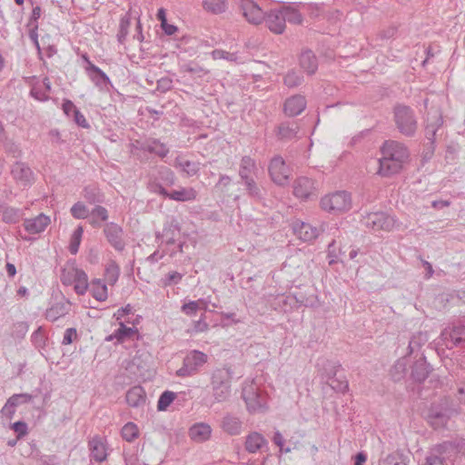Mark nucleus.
<instances>
[{
  "label": "nucleus",
  "mask_w": 465,
  "mask_h": 465,
  "mask_svg": "<svg viewBox=\"0 0 465 465\" xmlns=\"http://www.w3.org/2000/svg\"><path fill=\"white\" fill-rule=\"evenodd\" d=\"M91 459L103 462L108 456V445L105 438L95 435L88 442Z\"/></svg>",
  "instance_id": "18"
},
{
  "label": "nucleus",
  "mask_w": 465,
  "mask_h": 465,
  "mask_svg": "<svg viewBox=\"0 0 465 465\" xmlns=\"http://www.w3.org/2000/svg\"><path fill=\"white\" fill-rule=\"evenodd\" d=\"M341 365L334 361H330L324 358L318 359L316 368L322 379L336 391L345 392L349 384L345 380L336 379L335 376Z\"/></svg>",
  "instance_id": "4"
},
{
  "label": "nucleus",
  "mask_w": 465,
  "mask_h": 465,
  "mask_svg": "<svg viewBox=\"0 0 465 465\" xmlns=\"http://www.w3.org/2000/svg\"><path fill=\"white\" fill-rule=\"evenodd\" d=\"M83 232H84V231L81 226L77 227L74 231V232L71 236V241H70V245H69V251L72 254L77 253V252L79 250L80 243H81Z\"/></svg>",
  "instance_id": "52"
},
{
  "label": "nucleus",
  "mask_w": 465,
  "mask_h": 465,
  "mask_svg": "<svg viewBox=\"0 0 465 465\" xmlns=\"http://www.w3.org/2000/svg\"><path fill=\"white\" fill-rule=\"evenodd\" d=\"M259 169L256 161L251 156H242L239 163V176L245 185V189L251 197L261 199L262 191L255 179L258 178Z\"/></svg>",
  "instance_id": "3"
},
{
  "label": "nucleus",
  "mask_w": 465,
  "mask_h": 465,
  "mask_svg": "<svg viewBox=\"0 0 465 465\" xmlns=\"http://www.w3.org/2000/svg\"><path fill=\"white\" fill-rule=\"evenodd\" d=\"M221 428L230 436H238L243 430V422L240 417L227 413L222 419Z\"/></svg>",
  "instance_id": "24"
},
{
  "label": "nucleus",
  "mask_w": 465,
  "mask_h": 465,
  "mask_svg": "<svg viewBox=\"0 0 465 465\" xmlns=\"http://www.w3.org/2000/svg\"><path fill=\"white\" fill-rule=\"evenodd\" d=\"M231 376L229 369H217L212 374L211 387L214 402L227 401L231 395Z\"/></svg>",
  "instance_id": "5"
},
{
  "label": "nucleus",
  "mask_w": 465,
  "mask_h": 465,
  "mask_svg": "<svg viewBox=\"0 0 465 465\" xmlns=\"http://www.w3.org/2000/svg\"><path fill=\"white\" fill-rule=\"evenodd\" d=\"M150 192L176 202H192L197 197V192L193 187H180L171 192L167 191L161 183L151 181L147 184Z\"/></svg>",
  "instance_id": "6"
},
{
  "label": "nucleus",
  "mask_w": 465,
  "mask_h": 465,
  "mask_svg": "<svg viewBox=\"0 0 465 465\" xmlns=\"http://www.w3.org/2000/svg\"><path fill=\"white\" fill-rule=\"evenodd\" d=\"M208 360V356L203 351L193 350L183 359V366L177 370L179 377H189L194 375Z\"/></svg>",
  "instance_id": "13"
},
{
  "label": "nucleus",
  "mask_w": 465,
  "mask_h": 465,
  "mask_svg": "<svg viewBox=\"0 0 465 465\" xmlns=\"http://www.w3.org/2000/svg\"><path fill=\"white\" fill-rule=\"evenodd\" d=\"M173 166L185 173L188 177L197 174L200 171L199 162L190 161L183 155H178L175 158Z\"/></svg>",
  "instance_id": "33"
},
{
  "label": "nucleus",
  "mask_w": 465,
  "mask_h": 465,
  "mask_svg": "<svg viewBox=\"0 0 465 465\" xmlns=\"http://www.w3.org/2000/svg\"><path fill=\"white\" fill-rule=\"evenodd\" d=\"M200 303H203V301L201 299L198 301H190L189 302L184 303L181 310L184 314L193 316L200 309Z\"/></svg>",
  "instance_id": "54"
},
{
  "label": "nucleus",
  "mask_w": 465,
  "mask_h": 465,
  "mask_svg": "<svg viewBox=\"0 0 465 465\" xmlns=\"http://www.w3.org/2000/svg\"><path fill=\"white\" fill-rule=\"evenodd\" d=\"M61 282L64 285H74L75 292L79 295H84L89 286L85 272L74 266L66 267L62 271Z\"/></svg>",
  "instance_id": "9"
},
{
  "label": "nucleus",
  "mask_w": 465,
  "mask_h": 465,
  "mask_svg": "<svg viewBox=\"0 0 465 465\" xmlns=\"http://www.w3.org/2000/svg\"><path fill=\"white\" fill-rule=\"evenodd\" d=\"M32 341L36 348H42L45 345V336L41 328H38L32 334Z\"/></svg>",
  "instance_id": "58"
},
{
  "label": "nucleus",
  "mask_w": 465,
  "mask_h": 465,
  "mask_svg": "<svg viewBox=\"0 0 465 465\" xmlns=\"http://www.w3.org/2000/svg\"><path fill=\"white\" fill-rule=\"evenodd\" d=\"M240 8L251 24L258 25L264 20V12L253 0H240Z\"/></svg>",
  "instance_id": "17"
},
{
  "label": "nucleus",
  "mask_w": 465,
  "mask_h": 465,
  "mask_svg": "<svg viewBox=\"0 0 465 465\" xmlns=\"http://www.w3.org/2000/svg\"><path fill=\"white\" fill-rule=\"evenodd\" d=\"M12 429L17 435V439H20L27 434V424L24 421H16L12 424Z\"/></svg>",
  "instance_id": "57"
},
{
  "label": "nucleus",
  "mask_w": 465,
  "mask_h": 465,
  "mask_svg": "<svg viewBox=\"0 0 465 465\" xmlns=\"http://www.w3.org/2000/svg\"><path fill=\"white\" fill-rule=\"evenodd\" d=\"M33 398V395L29 393L14 394L6 401L1 410V412L6 418L12 419L15 413L16 407L30 402Z\"/></svg>",
  "instance_id": "20"
},
{
  "label": "nucleus",
  "mask_w": 465,
  "mask_h": 465,
  "mask_svg": "<svg viewBox=\"0 0 465 465\" xmlns=\"http://www.w3.org/2000/svg\"><path fill=\"white\" fill-rule=\"evenodd\" d=\"M91 294L99 301L104 302L108 297V289L106 282L102 279H94L91 282Z\"/></svg>",
  "instance_id": "40"
},
{
  "label": "nucleus",
  "mask_w": 465,
  "mask_h": 465,
  "mask_svg": "<svg viewBox=\"0 0 465 465\" xmlns=\"http://www.w3.org/2000/svg\"><path fill=\"white\" fill-rule=\"evenodd\" d=\"M158 180H160L167 186H172L175 183L176 178L174 173L170 168L161 166L157 169V177H151L148 183L151 181H156L160 183Z\"/></svg>",
  "instance_id": "41"
},
{
  "label": "nucleus",
  "mask_w": 465,
  "mask_h": 465,
  "mask_svg": "<svg viewBox=\"0 0 465 465\" xmlns=\"http://www.w3.org/2000/svg\"><path fill=\"white\" fill-rule=\"evenodd\" d=\"M212 431L209 424L198 422L189 429V436L195 442H204L211 438Z\"/></svg>",
  "instance_id": "31"
},
{
  "label": "nucleus",
  "mask_w": 465,
  "mask_h": 465,
  "mask_svg": "<svg viewBox=\"0 0 465 465\" xmlns=\"http://www.w3.org/2000/svg\"><path fill=\"white\" fill-rule=\"evenodd\" d=\"M74 121L75 124L82 127V128H89L90 124H88L87 120L85 119L84 115L79 111H75V113L73 114Z\"/></svg>",
  "instance_id": "59"
},
{
  "label": "nucleus",
  "mask_w": 465,
  "mask_h": 465,
  "mask_svg": "<svg viewBox=\"0 0 465 465\" xmlns=\"http://www.w3.org/2000/svg\"><path fill=\"white\" fill-rule=\"evenodd\" d=\"M264 20L271 32L277 35L284 32L286 23L282 8L271 10L266 16L264 15Z\"/></svg>",
  "instance_id": "22"
},
{
  "label": "nucleus",
  "mask_w": 465,
  "mask_h": 465,
  "mask_svg": "<svg viewBox=\"0 0 465 465\" xmlns=\"http://www.w3.org/2000/svg\"><path fill=\"white\" fill-rule=\"evenodd\" d=\"M126 402L129 406L138 408L145 403V392L141 386H134L126 392Z\"/></svg>",
  "instance_id": "38"
},
{
  "label": "nucleus",
  "mask_w": 465,
  "mask_h": 465,
  "mask_svg": "<svg viewBox=\"0 0 465 465\" xmlns=\"http://www.w3.org/2000/svg\"><path fill=\"white\" fill-rule=\"evenodd\" d=\"M321 207L328 213H339L347 212L351 207V197L346 191H337L324 195L321 199Z\"/></svg>",
  "instance_id": "7"
},
{
  "label": "nucleus",
  "mask_w": 465,
  "mask_h": 465,
  "mask_svg": "<svg viewBox=\"0 0 465 465\" xmlns=\"http://www.w3.org/2000/svg\"><path fill=\"white\" fill-rule=\"evenodd\" d=\"M203 8L213 14H221L226 10V0H203Z\"/></svg>",
  "instance_id": "46"
},
{
  "label": "nucleus",
  "mask_w": 465,
  "mask_h": 465,
  "mask_svg": "<svg viewBox=\"0 0 465 465\" xmlns=\"http://www.w3.org/2000/svg\"><path fill=\"white\" fill-rule=\"evenodd\" d=\"M181 226L175 218H172L166 223L163 231V237L168 245L174 244L180 235Z\"/></svg>",
  "instance_id": "36"
},
{
  "label": "nucleus",
  "mask_w": 465,
  "mask_h": 465,
  "mask_svg": "<svg viewBox=\"0 0 465 465\" xmlns=\"http://www.w3.org/2000/svg\"><path fill=\"white\" fill-rule=\"evenodd\" d=\"M363 225L374 232H391L398 225L397 219L385 212L367 213L361 220Z\"/></svg>",
  "instance_id": "8"
},
{
  "label": "nucleus",
  "mask_w": 465,
  "mask_h": 465,
  "mask_svg": "<svg viewBox=\"0 0 465 465\" xmlns=\"http://www.w3.org/2000/svg\"><path fill=\"white\" fill-rule=\"evenodd\" d=\"M379 173L390 176L398 173L409 157L407 148L396 141H387L381 147Z\"/></svg>",
  "instance_id": "1"
},
{
  "label": "nucleus",
  "mask_w": 465,
  "mask_h": 465,
  "mask_svg": "<svg viewBox=\"0 0 465 465\" xmlns=\"http://www.w3.org/2000/svg\"><path fill=\"white\" fill-rule=\"evenodd\" d=\"M295 235L303 242H312L318 237L321 230L309 223L296 222L293 224Z\"/></svg>",
  "instance_id": "25"
},
{
  "label": "nucleus",
  "mask_w": 465,
  "mask_h": 465,
  "mask_svg": "<svg viewBox=\"0 0 465 465\" xmlns=\"http://www.w3.org/2000/svg\"><path fill=\"white\" fill-rule=\"evenodd\" d=\"M104 234L108 242L116 251L121 252L124 249L123 230L120 226L114 223H107L104 227Z\"/></svg>",
  "instance_id": "27"
},
{
  "label": "nucleus",
  "mask_w": 465,
  "mask_h": 465,
  "mask_svg": "<svg viewBox=\"0 0 465 465\" xmlns=\"http://www.w3.org/2000/svg\"><path fill=\"white\" fill-rule=\"evenodd\" d=\"M125 322L131 323L129 320L119 321V328L116 329L113 334L107 337V341L116 340L118 342L124 341L127 338L132 337L134 334L137 332V329L133 327H128L125 325Z\"/></svg>",
  "instance_id": "35"
},
{
  "label": "nucleus",
  "mask_w": 465,
  "mask_h": 465,
  "mask_svg": "<svg viewBox=\"0 0 465 465\" xmlns=\"http://www.w3.org/2000/svg\"><path fill=\"white\" fill-rule=\"evenodd\" d=\"M85 72L94 84L101 91H108L112 82L107 74L93 63L85 66Z\"/></svg>",
  "instance_id": "19"
},
{
  "label": "nucleus",
  "mask_w": 465,
  "mask_h": 465,
  "mask_svg": "<svg viewBox=\"0 0 465 465\" xmlns=\"http://www.w3.org/2000/svg\"><path fill=\"white\" fill-rule=\"evenodd\" d=\"M22 210L14 207H5L2 213V220L5 223H16L23 217Z\"/></svg>",
  "instance_id": "44"
},
{
  "label": "nucleus",
  "mask_w": 465,
  "mask_h": 465,
  "mask_svg": "<svg viewBox=\"0 0 465 465\" xmlns=\"http://www.w3.org/2000/svg\"><path fill=\"white\" fill-rule=\"evenodd\" d=\"M120 276V267L114 261H110L104 271V282L106 284L114 286Z\"/></svg>",
  "instance_id": "42"
},
{
  "label": "nucleus",
  "mask_w": 465,
  "mask_h": 465,
  "mask_svg": "<svg viewBox=\"0 0 465 465\" xmlns=\"http://www.w3.org/2000/svg\"><path fill=\"white\" fill-rule=\"evenodd\" d=\"M51 223V218L44 213H40L34 218L24 220V228L30 234H39Z\"/></svg>",
  "instance_id": "23"
},
{
  "label": "nucleus",
  "mask_w": 465,
  "mask_h": 465,
  "mask_svg": "<svg viewBox=\"0 0 465 465\" xmlns=\"http://www.w3.org/2000/svg\"><path fill=\"white\" fill-rule=\"evenodd\" d=\"M454 410L448 406V401L442 400L439 403H433L426 413V420L435 429L444 428L453 414Z\"/></svg>",
  "instance_id": "12"
},
{
  "label": "nucleus",
  "mask_w": 465,
  "mask_h": 465,
  "mask_svg": "<svg viewBox=\"0 0 465 465\" xmlns=\"http://www.w3.org/2000/svg\"><path fill=\"white\" fill-rule=\"evenodd\" d=\"M183 276V275L178 272H171L165 276L163 284L165 286L178 284L182 281Z\"/></svg>",
  "instance_id": "56"
},
{
  "label": "nucleus",
  "mask_w": 465,
  "mask_h": 465,
  "mask_svg": "<svg viewBox=\"0 0 465 465\" xmlns=\"http://www.w3.org/2000/svg\"><path fill=\"white\" fill-rule=\"evenodd\" d=\"M282 13L284 15L285 23L289 22L291 24L298 25L302 21V16L301 13L294 7L285 6L282 7Z\"/></svg>",
  "instance_id": "47"
},
{
  "label": "nucleus",
  "mask_w": 465,
  "mask_h": 465,
  "mask_svg": "<svg viewBox=\"0 0 465 465\" xmlns=\"http://www.w3.org/2000/svg\"><path fill=\"white\" fill-rule=\"evenodd\" d=\"M307 102L303 95L295 94L286 99L283 106L285 114L296 116L301 114L306 108Z\"/></svg>",
  "instance_id": "28"
},
{
  "label": "nucleus",
  "mask_w": 465,
  "mask_h": 465,
  "mask_svg": "<svg viewBox=\"0 0 465 465\" xmlns=\"http://www.w3.org/2000/svg\"><path fill=\"white\" fill-rule=\"evenodd\" d=\"M429 341V335L427 332L419 331L414 333L409 342V351L410 353L414 352L419 350L422 345H424Z\"/></svg>",
  "instance_id": "45"
},
{
  "label": "nucleus",
  "mask_w": 465,
  "mask_h": 465,
  "mask_svg": "<svg viewBox=\"0 0 465 465\" xmlns=\"http://www.w3.org/2000/svg\"><path fill=\"white\" fill-rule=\"evenodd\" d=\"M381 465H408L402 459L389 455L383 460Z\"/></svg>",
  "instance_id": "61"
},
{
  "label": "nucleus",
  "mask_w": 465,
  "mask_h": 465,
  "mask_svg": "<svg viewBox=\"0 0 465 465\" xmlns=\"http://www.w3.org/2000/svg\"><path fill=\"white\" fill-rule=\"evenodd\" d=\"M266 445V439L257 431H252L245 437L244 448L248 453H257Z\"/></svg>",
  "instance_id": "30"
},
{
  "label": "nucleus",
  "mask_w": 465,
  "mask_h": 465,
  "mask_svg": "<svg viewBox=\"0 0 465 465\" xmlns=\"http://www.w3.org/2000/svg\"><path fill=\"white\" fill-rule=\"evenodd\" d=\"M214 60L223 59L235 64H242L243 58L237 53H230L222 49H215L211 54Z\"/></svg>",
  "instance_id": "43"
},
{
  "label": "nucleus",
  "mask_w": 465,
  "mask_h": 465,
  "mask_svg": "<svg viewBox=\"0 0 465 465\" xmlns=\"http://www.w3.org/2000/svg\"><path fill=\"white\" fill-rule=\"evenodd\" d=\"M51 91V83L47 77H44L41 81L34 84L31 89V94L36 100L45 102L49 99Z\"/></svg>",
  "instance_id": "34"
},
{
  "label": "nucleus",
  "mask_w": 465,
  "mask_h": 465,
  "mask_svg": "<svg viewBox=\"0 0 465 465\" xmlns=\"http://www.w3.org/2000/svg\"><path fill=\"white\" fill-rule=\"evenodd\" d=\"M122 437L126 441H133L134 439H136L139 435V430L135 423L134 422H127L123 428H122Z\"/></svg>",
  "instance_id": "49"
},
{
  "label": "nucleus",
  "mask_w": 465,
  "mask_h": 465,
  "mask_svg": "<svg viewBox=\"0 0 465 465\" xmlns=\"http://www.w3.org/2000/svg\"><path fill=\"white\" fill-rule=\"evenodd\" d=\"M71 214L75 219H84L88 216L87 207L81 202H77L71 208Z\"/></svg>",
  "instance_id": "53"
},
{
  "label": "nucleus",
  "mask_w": 465,
  "mask_h": 465,
  "mask_svg": "<svg viewBox=\"0 0 465 465\" xmlns=\"http://www.w3.org/2000/svg\"><path fill=\"white\" fill-rule=\"evenodd\" d=\"M176 398V394L173 391H163L157 402V410L160 411H164L168 409V407L171 405V403L174 401Z\"/></svg>",
  "instance_id": "48"
},
{
  "label": "nucleus",
  "mask_w": 465,
  "mask_h": 465,
  "mask_svg": "<svg viewBox=\"0 0 465 465\" xmlns=\"http://www.w3.org/2000/svg\"><path fill=\"white\" fill-rule=\"evenodd\" d=\"M269 173L273 183L279 185L289 183L291 172L281 156H275L272 159L269 165Z\"/></svg>",
  "instance_id": "15"
},
{
  "label": "nucleus",
  "mask_w": 465,
  "mask_h": 465,
  "mask_svg": "<svg viewBox=\"0 0 465 465\" xmlns=\"http://www.w3.org/2000/svg\"><path fill=\"white\" fill-rule=\"evenodd\" d=\"M71 303L68 301L54 303L45 312L46 320L54 322L69 313Z\"/></svg>",
  "instance_id": "32"
},
{
  "label": "nucleus",
  "mask_w": 465,
  "mask_h": 465,
  "mask_svg": "<svg viewBox=\"0 0 465 465\" xmlns=\"http://www.w3.org/2000/svg\"><path fill=\"white\" fill-rule=\"evenodd\" d=\"M242 398L251 414L264 413L268 411V396L253 381H245Z\"/></svg>",
  "instance_id": "2"
},
{
  "label": "nucleus",
  "mask_w": 465,
  "mask_h": 465,
  "mask_svg": "<svg viewBox=\"0 0 465 465\" xmlns=\"http://www.w3.org/2000/svg\"><path fill=\"white\" fill-rule=\"evenodd\" d=\"M300 65L308 74H313L318 68L314 54L310 50L302 52L300 56Z\"/></svg>",
  "instance_id": "39"
},
{
  "label": "nucleus",
  "mask_w": 465,
  "mask_h": 465,
  "mask_svg": "<svg viewBox=\"0 0 465 465\" xmlns=\"http://www.w3.org/2000/svg\"><path fill=\"white\" fill-rule=\"evenodd\" d=\"M132 306L130 304H127L126 306L117 310L114 312V317L116 319V321H123L125 315H129L130 313H132Z\"/></svg>",
  "instance_id": "62"
},
{
  "label": "nucleus",
  "mask_w": 465,
  "mask_h": 465,
  "mask_svg": "<svg viewBox=\"0 0 465 465\" xmlns=\"http://www.w3.org/2000/svg\"><path fill=\"white\" fill-rule=\"evenodd\" d=\"M297 127L288 123L282 124L278 127V135L282 139H292L296 136Z\"/></svg>",
  "instance_id": "51"
},
{
  "label": "nucleus",
  "mask_w": 465,
  "mask_h": 465,
  "mask_svg": "<svg viewBox=\"0 0 465 465\" xmlns=\"http://www.w3.org/2000/svg\"><path fill=\"white\" fill-rule=\"evenodd\" d=\"M93 223H97V220L106 221L108 218L107 210L103 206H96L91 213Z\"/></svg>",
  "instance_id": "55"
},
{
  "label": "nucleus",
  "mask_w": 465,
  "mask_h": 465,
  "mask_svg": "<svg viewBox=\"0 0 465 465\" xmlns=\"http://www.w3.org/2000/svg\"><path fill=\"white\" fill-rule=\"evenodd\" d=\"M302 82V75L295 70L289 71L287 74L284 76V84L290 88L296 87L300 85Z\"/></svg>",
  "instance_id": "50"
},
{
  "label": "nucleus",
  "mask_w": 465,
  "mask_h": 465,
  "mask_svg": "<svg viewBox=\"0 0 465 465\" xmlns=\"http://www.w3.org/2000/svg\"><path fill=\"white\" fill-rule=\"evenodd\" d=\"M132 153L137 157H141L140 151L153 153L160 158H164L169 153V147L159 139L148 138L143 142L135 141L132 143Z\"/></svg>",
  "instance_id": "14"
},
{
  "label": "nucleus",
  "mask_w": 465,
  "mask_h": 465,
  "mask_svg": "<svg viewBox=\"0 0 465 465\" xmlns=\"http://www.w3.org/2000/svg\"><path fill=\"white\" fill-rule=\"evenodd\" d=\"M272 440H273L274 444L280 448L281 451L285 452V453H288L291 451L290 448H286V449L283 448L284 439L280 431H276L274 433Z\"/></svg>",
  "instance_id": "60"
},
{
  "label": "nucleus",
  "mask_w": 465,
  "mask_h": 465,
  "mask_svg": "<svg viewBox=\"0 0 465 465\" xmlns=\"http://www.w3.org/2000/svg\"><path fill=\"white\" fill-rule=\"evenodd\" d=\"M455 447L450 442H443L433 447L426 457L424 465H445V460L450 458Z\"/></svg>",
  "instance_id": "16"
},
{
  "label": "nucleus",
  "mask_w": 465,
  "mask_h": 465,
  "mask_svg": "<svg viewBox=\"0 0 465 465\" xmlns=\"http://www.w3.org/2000/svg\"><path fill=\"white\" fill-rule=\"evenodd\" d=\"M430 371V365L427 363L426 359L421 357L415 361L411 368V378L417 382H422L426 380Z\"/></svg>",
  "instance_id": "37"
},
{
  "label": "nucleus",
  "mask_w": 465,
  "mask_h": 465,
  "mask_svg": "<svg viewBox=\"0 0 465 465\" xmlns=\"http://www.w3.org/2000/svg\"><path fill=\"white\" fill-rule=\"evenodd\" d=\"M14 179L23 186L29 185L33 180V172L28 165L22 162H16L11 170Z\"/></svg>",
  "instance_id": "26"
},
{
  "label": "nucleus",
  "mask_w": 465,
  "mask_h": 465,
  "mask_svg": "<svg viewBox=\"0 0 465 465\" xmlns=\"http://www.w3.org/2000/svg\"><path fill=\"white\" fill-rule=\"evenodd\" d=\"M315 190L314 182L307 177H300L294 182L293 193L300 199H308Z\"/></svg>",
  "instance_id": "29"
},
{
  "label": "nucleus",
  "mask_w": 465,
  "mask_h": 465,
  "mask_svg": "<svg viewBox=\"0 0 465 465\" xmlns=\"http://www.w3.org/2000/svg\"><path fill=\"white\" fill-rule=\"evenodd\" d=\"M394 119L399 131L411 136L417 130V120L414 112L406 105L399 104L394 109Z\"/></svg>",
  "instance_id": "11"
},
{
  "label": "nucleus",
  "mask_w": 465,
  "mask_h": 465,
  "mask_svg": "<svg viewBox=\"0 0 465 465\" xmlns=\"http://www.w3.org/2000/svg\"><path fill=\"white\" fill-rule=\"evenodd\" d=\"M76 336V330L74 328H68L64 334L62 343L64 345H68L72 343L73 338Z\"/></svg>",
  "instance_id": "64"
},
{
  "label": "nucleus",
  "mask_w": 465,
  "mask_h": 465,
  "mask_svg": "<svg viewBox=\"0 0 465 465\" xmlns=\"http://www.w3.org/2000/svg\"><path fill=\"white\" fill-rule=\"evenodd\" d=\"M62 109L64 114H66V116L68 117L73 115L75 113V111L78 110L76 106L74 104V103L70 100L64 101Z\"/></svg>",
  "instance_id": "63"
},
{
  "label": "nucleus",
  "mask_w": 465,
  "mask_h": 465,
  "mask_svg": "<svg viewBox=\"0 0 465 465\" xmlns=\"http://www.w3.org/2000/svg\"><path fill=\"white\" fill-rule=\"evenodd\" d=\"M436 344L449 350L455 347H465V325L459 324L445 328Z\"/></svg>",
  "instance_id": "10"
},
{
  "label": "nucleus",
  "mask_w": 465,
  "mask_h": 465,
  "mask_svg": "<svg viewBox=\"0 0 465 465\" xmlns=\"http://www.w3.org/2000/svg\"><path fill=\"white\" fill-rule=\"evenodd\" d=\"M443 123L441 113L434 109L428 113L425 124V136L433 144L435 134Z\"/></svg>",
  "instance_id": "21"
}]
</instances>
